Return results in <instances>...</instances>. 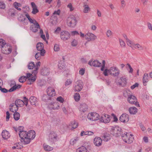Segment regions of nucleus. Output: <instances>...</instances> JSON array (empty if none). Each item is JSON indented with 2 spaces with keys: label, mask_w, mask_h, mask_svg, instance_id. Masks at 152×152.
<instances>
[{
  "label": "nucleus",
  "mask_w": 152,
  "mask_h": 152,
  "mask_svg": "<svg viewBox=\"0 0 152 152\" xmlns=\"http://www.w3.org/2000/svg\"><path fill=\"white\" fill-rule=\"evenodd\" d=\"M83 7L84 8L83 12L84 13H88L90 11V8L88 5L86 4V3H84Z\"/></svg>",
  "instance_id": "7c9ffc66"
},
{
  "label": "nucleus",
  "mask_w": 152,
  "mask_h": 152,
  "mask_svg": "<svg viewBox=\"0 0 152 152\" xmlns=\"http://www.w3.org/2000/svg\"><path fill=\"white\" fill-rule=\"evenodd\" d=\"M126 42L127 45L129 47H130L132 49H133V46L134 44V43L133 42L128 39L126 41Z\"/></svg>",
  "instance_id": "e433bc0d"
},
{
  "label": "nucleus",
  "mask_w": 152,
  "mask_h": 152,
  "mask_svg": "<svg viewBox=\"0 0 152 152\" xmlns=\"http://www.w3.org/2000/svg\"><path fill=\"white\" fill-rule=\"evenodd\" d=\"M94 134V133L91 131H88L85 132V134L86 135H88L89 136L92 135Z\"/></svg>",
  "instance_id": "4d7b16f0"
},
{
  "label": "nucleus",
  "mask_w": 152,
  "mask_h": 152,
  "mask_svg": "<svg viewBox=\"0 0 152 152\" xmlns=\"http://www.w3.org/2000/svg\"><path fill=\"white\" fill-rule=\"evenodd\" d=\"M40 61L37 62L36 64V65L35 68V70L33 71V73L35 74H37V71L38 69V66H40Z\"/></svg>",
  "instance_id": "58836bf2"
},
{
  "label": "nucleus",
  "mask_w": 152,
  "mask_h": 152,
  "mask_svg": "<svg viewBox=\"0 0 152 152\" xmlns=\"http://www.w3.org/2000/svg\"><path fill=\"white\" fill-rule=\"evenodd\" d=\"M28 132L26 131L22 132H19V135L20 138L25 142H26Z\"/></svg>",
  "instance_id": "4468645a"
},
{
  "label": "nucleus",
  "mask_w": 152,
  "mask_h": 152,
  "mask_svg": "<svg viewBox=\"0 0 152 152\" xmlns=\"http://www.w3.org/2000/svg\"><path fill=\"white\" fill-rule=\"evenodd\" d=\"M149 78L148 74L147 73H145L144 74L142 77L143 83L144 86L146 85L147 83L149 81Z\"/></svg>",
  "instance_id": "b1692460"
},
{
  "label": "nucleus",
  "mask_w": 152,
  "mask_h": 152,
  "mask_svg": "<svg viewBox=\"0 0 152 152\" xmlns=\"http://www.w3.org/2000/svg\"><path fill=\"white\" fill-rule=\"evenodd\" d=\"M67 24L68 26L71 27H74L76 25L77 20L75 17L71 16L67 19Z\"/></svg>",
  "instance_id": "7ed1b4c3"
},
{
  "label": "nucleus",
  "mask_w": 152,
  "mask_h": 152,
  "mask_svg": "<svg viewBox=\"0 0 152 152\" xmlns=\"http://www.w3.org/2000/svg\"><path fill=\"white\" fill-rule=\"evenodd\" d=\"M78 126V123L74 121L71 122L70 124L67 126L68 128L69 129L73 130L77 127Z\"/></svg>",
  "instance_id": "412c9836"
},
{
  "label": "nucleus",
  "mask_w": 152,
  "mask_h": 152,
  "mask_svg": "<svg viewBox=\"0 0 152 152\" xmlns=\"http://www.w3.org/2000/svg\"><path fill=\"white\" fill-rule=\"evenodd\" d=\"M106 34L107 37H109L112 35L113 32L110 30H108L107 31Z\"/></svg>",
  "instance_id": "de8ad7c7"
},
{
  "label": "nucleus",
  "mask_w": 152,
  "mask_h": 152,
  "mask_svg": "<svg viewBox=\"0 0 152 152\" xmlns=\"http://www.w3.org/2000/svg\"><path fill=\"white\" fill-rule=\"evenodd\" d=\"M147 26L148 28L151 31H152V25L150 23H147Z\"/></svg>",
  "instance_id": "338daca9"
},
{
  "label": "nucleus",
  "mask_w": 152,
  "mask_h": 152,
  "mask_svg": "<svg viewBox=\"0 0 152 152\" xmlns=\"http://www.w3.org/2000/svg\"><path fill=\"white\" fill-rule=\"evenodd\" d=\"M128 98L127 101L130 103L132 104H134L137 107H140V105L137 102L136 98L133 95H128Z\"/></svg>",
  "instance_id": "39448f33"
},
{
  "label": "nucleus",
  "mask_w": 152,
  "mask_h": 152,
  "mask_svg": "<svg viewBox=\"0 0 152 152\" xmlns=\"http://www.w3.org/2000/svg\"><path fill=\"white\" fill-rule=\"evenodd\" d=\"M121 7L123 8L126 5L125 1L124 0H121Z\"/></svg>",
  "instance_id": "13d9d810"
},
{
  "label": "nucleus",
  "mask_w": 152,
  "mask_h": 152,
  "mask_svg": "<svg viewBox=\"0 0 152 152\" xmlns=\"http://www.w3.org/2000/svg\"><path fill=\"white\" fill-rule=\"evenodd\" d=\"M2 52L4 54H9L12 51V48L8 44H7L1 49Z\"/></svg>",
  "instance_id": "6e6552de"
},
{
  "label": "nucleus",
  "mask_w": 152,
  "mask_h": 152,
  "mask_svg": "<svg viewBox=\"0 0 152 152\" xmlns=\"http://www.w3.org/2000/svg\"><path fill=\"white\" fill-rule=\"evenodd\" d=\"M102 140L99 137H96L94 139V142H102Z\"/></svg>",
  "instance_id": "79ce46f5"
},
{
  "label": "nucleus",
  "mask_w": 152,
  "mask_h": 152,
  "mask_svg": "<svg viewBox=\"0 0 152 152\" xmlns=\"http://www.w3.org/2000/svg\"><path fill=\"white\" fill-rule=\"evenodd\" d=\"M14 104L17 106L18 108L19 107H23L24 105V103L23 100L19 99L16 100Z\"/></svg>",
  "instance_id": "393cba45"
},
{
  "label": "nucleus",
  "mask_w": 152,
  "mask_h": 152,
  "mask_svg": "<svg viewBox=\"0 0 152 152\" xmlns=\"http://www.w3.org/2000/svg\"><path fill=\"white\" fill-rule=\"evenodd\" d=\"M1 135L3 139L4 140L7 139L10 136L9 132L6 130H4L2 131Z\"/></svg>",
  "instance_id": "4be33fe9"
},
{
  "label": "nucleus",
  "mask_w": 152,
  "mask_h": 152,
  "mask_svg": "<svg viewBox=\"0 0 152 152\" xmlns=\"http://www.w3.org/2000/svg\"><path fill=\"white\" fill-rule=\"evenodd\" d=\"M6 121H8L9 119L10 114L8 111H7L6 112Z\"/></svg>",
  "instance_id": "e2e57ef3"
},
{
  "label": "nucleus",
  "mask_w": 152,
  "mask_h": 152,
  "mask_svg": "<svg viewBox=\"0 0 152 152\" xmlns=\"http://www.w3.org/2000/svg\"><path fill=\"white\" fill-rule=\"evenodd\" d=\"M54 50L55 51H58L60 50V48L58 45L55 44L54 47Z\"/></svg>",
  "instance_id": "603ef678"
},
{
  "label": "nucleus",
  "mask_w": 152,
  "mask_h": 152,
  "mask_svg": "<svg viewBox=\"0 0 152 152\" xmlns=\"http://www.w3.org/2000/svg\"><path fill=\"white\" fill-rule=\"evenodd\" d=\"M36 48L37 50L40 52H42L43 50H45L44 49L43 44L41 42L38 43L37 45Z\"/></svg>",
  "instance_id": "a878e982"
},
{
  "label": "nucleus",
  "mask_w": 152,
  "mask_h": 152,
  "mask_svg": "<svg viewBox=\"0 0 152 152\" xmlns=\"http://www.w3.org/2000/svg\"><path fill=\"white\" fill-rule=\"evenodd\" d=\"M104 72H103V74L105 76H108V73L109 74V69H105L104 70Z\"/></svg>",
  "instance_id": "3c124183"
},
{
  "label": "nucleus",
  "mask_w": 152,
  "mask_h": 152,
  "mask_svg": "<svg viewBox=\"0 0 152 152\" xmlns=\"http://www.w3.org/2000/svg\"><path fill=\"white\" fill-rule=\"evenodd\" d=\"M120 70L117 67L113 66L109 68V75L114 77H118L120 74Z\"/></svg>",
  "instance_id": "f03ea898"
},
{
  "label": "nucleus",
  "mask_w": 152,
  "mask_h": 152,
  "mask_svg": "<svg viewBox=\"0 0 152 152\" xmlns=\"http://www.w3.org/2000/svg\"><path fill=\"white\" fill-rule=\"evenodd\" d=\"M83 83L80 80H78L75 83V91L79 92L83 88Z\"/></svg>",
  "instance_id": "1a4fd4ad"
},
{
  "label": "nucleus",
  "mask_w": 152,
  "mask_h": 152,
  "mask_svg": "<svg viewBox=\"0 0 152 152\" xmlns=\"http://www.w3.org/2000/svg\"><path fill=\"white\" fill-rule=\"evenodd\" d=\"M26 76H23L20 77L19 79V81L21 83H23L26 81Z\"/></svg>",
  "instance_id": "c03bdc74"
},
{
  "label": "nucleus",
  "mask_w": 152,
  "mask_h": 152,
  "mask_svg": "<svg viewBox=\"0 0 152 152\" xmlns=\"http://www.w3.org/2000/svg\"><path fill=\"white\" fill-rule=\"evenodd\" d=\"M88 119L92 121H96L99 119V115L96 113H91L88 114L87 116Z\"/></svg>",
  "instance_id": "423d86ee"
},
{
  "label": "nucleus",
  "mask_w": 152,
  "mask_h": 152,
  "mask_svg": "<svg viewBox=\"0 0 152 152\" xmlns=\"http://www.w3.org/2000/svg\"><path fill=\"white\" fill-rule=\"evenodd\" d=\"M48 95L50 96H53L56 95L55 91L54 88L52 87H49L47 90Z\"/></svg>",
  "instance_id": "a211bd4d"
},
{
  "label": "nucleus",
  "mask_w": 152,
  "mask_h": 152,
  "mask_svg": "<svg viewBox=\"0 0 152 152\" xmlns=\"http://www.w3.org/2000/svg\"><path fill=\"white\" fill-rule=\"evenodd\" d=\"M79 109L80 111L84 112L87 110V106L86 104L84 103L80 105Z\"/></svg>",
  "instance_id": "473e14b6"
},
{
  "label": "nucleus",
  "mask_w": 152,
  "mask_h": 152,
  "mask_svg": "<svg viewBox=\"0 0 152 152\" xmlns=\"http://www.w3.org/2000/svg\"><path fill=\"white\" fill-rule=\"evenodd\" d=\"M77 45L76 40H74L72 42V45L73 46H76Z\"/></svg>",
  "instance_id": "69168bd1"
},
{
  "label": "nucleus",
  "mask_w": 152,
  "mask_h": 152,
  "mask_svg": "<svg viewBox=\"0 0 152 152\" xmlns=\"http://www.w3.org/2000/svg\"><path fill=\"white\" fill-rule=\"evenodd\" d=\"M49 139L51 142H55L58 139L57 134L54 131H51L49 135Z\"/></svg>",
  "instance_id": "9d476101"
},
{
  "label": "nucleus",
  "mask_w": 152,
  "mask_h": 152,
  "mask_svg": "<svg viewBox=\"0 0 152 152\" xmlns=\"http://www.w3.org/2000/svg\"><path fill=\"white\" fill-rule=\"evenodd\" d=\"M77 152H87V150L86 148L84 146H82L76 150Z\"/></svg>",
  "instance_id": "f704fd0d"
},
{
  "label": "nucleus",
  "mask_w": 152,
  "mask_h": 152,
  "mask_svg": "<svg viewBox=\"0 0 152 152\" xmlns=\"http://www.w3.org/2000/svg\"><path fill=\"white\" fill-rule=\"evenodd\" d=\"M6 44H7L4 40L0 39V48L1 49Z\"/></svg>",
  "instance_id": "37998d69"
},
{
  "label": "nucleus",
  "mask_w": 152,
  "mask_h": 152,
  "mask_svg": "<svg viewBox=\"0 0 152 152\" xmlns=\"http://www.w3.org/2000/svg\"><path fill=\"white\" fill-rule=\"evenodd\" d=\"M85 72V69L84 68H81L79 71V74L83 75L84 74Z\"/></svg>",
  "instance_id": "052dcab7"
},
{
  "label": "nucleus",
  "mask_w": 152,
  "mask_h": 152,
  "mask_svg": "<svg viewBox=\"0 0 152 152\" xmlns=\"http://www.w3.org/2000/svg\"><path fill=\"white\" fill-rule=\"evenodd\" d=\"M58 68L60 69H63L64 67V66L63 64L60 63L58 64Z\"/></svg>",
  "instance_id": "774afa93"
},
{
  "label": "nucleus",
  "mask_w": 152,
  "mask_h": 152,
  "mask_svg": "<svg viewBox=\"0 0 152 152\" xmlns=\"http://www.w3.org/2000/svg\"><path fill=\"white\" fill-rule=\"evenodd\" d=\"M61 39L63 40H67L70 37L69 33L66 31H62L60 34Z\"/></svg>",
  "instance_id": "ddd939ff"
},
{
  "label": "nucleus",
  "mask_w": 152,
  "mask_h": 152,
  "mask_svg": "<svg viewBox=\"0 0 152 152\" xmlns=\"http://www.w3.org/2000/svg\"><path fill=\"white\" fill-rule=\"evenodd\" d=\"M105 66V61L104 60H103L102 62V67L101 68V70L103 71Z\"/></svg>",
  "instance_id": "bf43d9fd"
},
{
  "label": "nucleus",
  "mask_w": 152,
  "mask_h": 152,
  "mask_svg": "<svg viewBox=\"0 0 152 152\" xmlns=\"http://www.w3.org/2000/svg\"><path fill=\"white\" fill-rule=\"evenodd\" d=\"M133 47L132 49H137L139 50H142L144 49L143 47L138 43H134Z\"/></svg>",
  "instance_id": "c85d7f7f"
},
{
  "label": "nucleus",
  "mask_w": 152,
  "mask_h": 152,
  "mask_svg": "<svg viewBox=\"0 0 152 152\" xmlns=\"http://www.w3.org/2000/svg\"><path fill=\"white\" fill-rule=\"evenodd\" d=\"M129 111L131 114H134L137 112V109L135 107H132L129 108Z\"/></svg>",
  "instance_id": "72a5a7b5"
},
{
  "label": "nucleus",
  "mask_w": 152,
  "mask_h": 152,
  "mask_svg": "<svg viewBox=\"0 0 152 152\" xmlns=\"http://www.w3.org/2000/svg\"><path fill=\"white\" fill-rule=\"evenodd\" d=\"M119 119L122 122H127L129 120V116L128 114H123L120 116Z\"/></svg>",
  "instance_id": "dca6fc26"
},
{
  "label": "nucleus",
  "mask_w": 152,
  "mask_h": 152,
  "mask_svg": "<svg viewBox=\"0 0 152 152\" xmlns=\"http://www.w3.org/2000/svg\"><path fill=\"white\" fill-rule=\"evenodd\" d=\"M13 116L14 119L15 121H17L19 120L20 118V114L18 112H15L13 114Z\"/></svg>",
  "instance_id": "c9c22d12"
},
{
  "label": "nucleus",
  "mask_w": 152,
  "mask_h": 152,
  "mask_svg": "<svg viewBox=\"0 0 152 152\" xmlns=\"http://www.w3.org/2000/svg\"><path fill=\"white\" fill-rule=\"evenodd\" d=\"M34 23L30 27V29L33 32H36L38 31V29L40 28L39 24L36 21H34Z\"/></svg>",
  "instance_id": "2eb2a0df"
},
{
  "label": "nucleus",
  "mask_w": 152,
  "mask_h": 152,
  "mask_svg": "<svg viewBox=\"0 0 152 152\" xmlns=\"http://www.w3.org/2000/svg\"><path fill=\"white\" fill-rule=\"evenodd\" d=\"M24 127L22 126H20L19 127L18 130V131L19 132H24L25 131H24Z\"/></svg>",
  "instance_id": "0e129e2a"
},
{
  "label": "nucleus",
  "mask_w": 152,
  "mask_h": 152,
  "mask_svg": "<svg viewBox=\"0 0 152 152\" xmlns=\"http://www.w3.org/2000/svg\"><path fill=\"white\" fill-rule=\"evenodd\" d=\"M88 64L91 66H93L95 67H100L102 66V64L97 60H94L93 61H89Z\"/></svg>",
  "instance_id": "aec40b11"
},
{
  "label": "nucleus",
  "mask_w": 152,
  "mask_h": 152,
  "mask_svg": "<svg viewBox=\"0 0 152 152\" xmlns=\"http://www.w3.org/2000/svg\"><path fill=\"white\" fill-rule=\"evenodd\" d=\"M72 83V80L70 79H68L66 80L65 83V86H66L71 84Z\"/></svg>",
  "instance_id": "09e8293b"
},
{
  "label": "nucleus",
  "mask_w": 152,
  "mask_h": 152,
  "mask_svg": "<svg viewBox=\"0 0 152 152\" xmlns=\"http://www.w3.org/2000/svg\"><path fill=\"white\" fill-rule=\"evenodd\" d=\"M13 83H14L15 85L8 90L9 92L13 91L16 89L20 88L21 87V86L20 85H16L15 82L14 81L13 82Z\"/></svg>",
  "instance_id": "cd10ccee"
},
{
  "label": "nucleus",
  "mask_w": 152,
  "mask_h": 152,
  "mask_svg": "<svg viewBox=\"0 0 152 152\" xmlns=\"http://www.w3.org/2000/svg\"><path fill=\"white\" fill-rule=\"evenodd\" d=\"M110 139V136L105 135L104 136V139H103L104 142H107Z\"/></svg>",
  "instance_id": "8fccbe9b"
},
{
  "label": "nucleus",
  "mask_w": 152,
  "mask_h": 152,
  "mask_svg": "<svg viewBox=\"0 0 152 152\" xmlns=\"http://www.w3.org/2000/svg\"><path fill=\"white\" fill-rule=\"evenodd\" d=\"M29 102L31 105H35L37 103V98L34 96H31L29 98Z\"/></svg>",
  "instance_id": "2f4dec72"
},
{
  "label": "nucleus",
  "mask_w": 152,
  "mask_h": 152,
  "mask_svg": "<svg viewBox=\"0 0 152 152\" xmlns=\"http://www.w3.org/2000/svg\"><path fill=\"white\" fill-rule=\"evenodd\" d=\"M45 52V50H43L40 53H37L35 55V58L37 60H39L41 56H44Z\"/></svg>",
  "instance_id": "c756f323"
},
{
  "label": "nucleus",
  "mask_w": 152,
  "mask_h": 152,
  "mask_svg": "<svg viewBox=\"0 0 152 152\" xmlns=\"http://www.w3.org/2000/svg\"><path fill=\"white\" fill-rule=\"evenodd\" d=\"M44 149L46 151H50L53 149V148L48 145H44Z\"/></svg>",
  "instance_id": "ea45409f"
},
{
  "label": "nucleus",
  "mask_w": 152,
  "mask_h": 152,
  "mask_svg": "<svg viewBox=\"0 0 152 152\" xmlns=\"http://www.w3.org/2000/svg\"><path fill=\"white\" fill-rule=\"evenodd\" d=\"M100 121L104 123H108L110 120V116L107 114L102 115L101 117L99 118Z\"/></svg>",
  "instance_id": "f8f14e48"
},
{
  "label": "nucleus",
  "mask_w": 152,
  "mask_h": 152,
  "mask_svg": "<svg viewBox=\"0 0 152 152\" xmlns=\"http://www.w3.org/2000/svg\"><path fill=\"white\" fill-rule=\"evenodd\" d=\"M28 143H16L15 146L17 149H19L22 148L23 146V145H26Z\"/></svg>",
  "instance_id": "4c0bfd02"
},
{
  "label": "nucleus",
  "mask_w": 152,
  "mask_h": 152,
  "mask_svg": "<svg viewBox=\"0 0 152 152\" xmlns=\"http://www.w3.org/2000/svg\"><path fill=\"white\" fill-rule=\"evenodd\" d=\"M31 6L33 8L32 13L34 14H35L38 12V10L37 9V6L35 3L32 2L31 3Z\"/></svg>",
  "instance_id": "bb28decb"
},
{
  "label": "nucleus",
  "mask_w": 152,
  "mask_h": 152,
  "mask_svg": "<svg viewBox=\"0 0 152 152\" xmlns=\"http://www.w3.org/2000/svg\"><path fill=\"white\" fill-rule=\"evenodd\" d=\"M35 133L34 131L30 130L29 131L27 134L26 142H29L31 140H33L35 137Z\"/></svg>",
  "instance_id": "9b49d317"
},
{
  "label": "nucleus",
  "mask_w": 152,
  "mask_h": 152,
  "mask_svg": "<svg viewBox=\"0 0 152 152\" xmlns=\"http://www.w3.org/2000/svg\"><path fill=\"white\" fill-rule=\"evenodd\" d=\"M56 100L61 103H63L64 101V99L61 96H59L56 99Z\"/></svg>",
  "instance_id": "864d4df0"
},
{
  "label": "nucleus",
  "mask_w": 152,
  "mask_h": 152,
  "mask_svg": "<svg viewBox=\"0 0 152 152\" xmlns=\"http://www.w3.org/2000/svg\"><path fill=\"white\" fill-rule=\"evenodd\" d=\"M18 108L14 103L11 104L9 106V110L10 111L13 113L17 112L18 110Z\"/></svg>",
  "instance_id": "5701e85b"
},
{
  "label": "nucleus",
  "mask_w": 152,
  "mask_h": 152,
  "mask_svg": "<svg viewBox=\"0 0 152 152\" xmlns=\"http://www.w3.org/2000/svg\"><path fill=\"white\" fill-rule=\"evenodd\" d=\"M67 7L69 9L70 11H73L74 9V8L73 7L71 3H69V4L68 5Z\"/></svg>",
  "instance_id": "6e6d98bb"
},
{
  "label": "nucleus",
  "mask_w": 152,
  "mask_h": 152,
  "mask_svg": "<svg viewBox=\"0 0 152 152\" xmlns=\"http://www.w3.org/2000/svg\"><path fill=\"white\" fill-rule=\"evenodd\" d=\"M85 39L88 41H92L96 39L97 37L94 34L88 32L85 34Z\"/></svg>",
  "instance_id": "0eeeda50"
},
{
  "label": "nucleus",
  "mask_w": 152,
  "mask_h": 152,
  "mask_svg": "<svg viewBox=\"0 0 152 152\" xmlns=\"http://www.w3.org/2000/svg\"><path fill=\"white\" fill-rule=\"evenodd\" d=\"M121 129L118 126L111 127L110 129V133L115 137H118L121 135Z\"/></svg>",
  "instance_id": "f257e3e1"
},
{
  "label": "nucleus",
  "mask_w": 152,
  "mask_h": 152,
  "mask_svg": "<svg viewBox=\"0 0 152 152\" xmlns=\"http://www.w3.org/2000/svg\"><path fill=\"white\" fill-rule=\"evenodd\" d=\"M48 107L50 109H58L59 108V106L58 103L54 102L50 103L48 105Z\"/></svg>",
  "instance_id": "f3484780"
},
{
  "label": "nucleus",
  "mask_w": 152,
  "mask_h": 152,
  "mask_svg": "<svg viewBox=\"0 0 152 152\" xmlns=\"http://www.w3.org/2000/svg\"><path fill=\"white\" fill-rule=\"evenodd\" d=\"M5 8V4L3 2H0V8L4 9Z\"/></svg>",
  "instance_id": "5fc2aeb1"
},
{
  "label": "nucleus",
  "mask_w": 152,
  "mask_h": 152,
  "mask_svg": "<svg viewBox=\"0 0 152 152\" xmlns=\"http://www.w3.org/2000/svg\"><path fill=\"white\" fill-rule=\"evenodd\" d=\"M119 40L121 47H125L126 46V44L124 41L121 39H119Z\"/></svg>",
  "instance_id": "49530a36"
},
{
  "label": "nucleus",
  "mask_w": 152,
  "mask_h": 152,
  "mask_svg": "<svg viewBox=\"0 0 152 152\" xmlns=\"http://www.w3.org/2000/svg\"><path fill=\"white\" fill-rule=\"evenodd\" d=\"M120 80L121 81V82L118 81L116 83L117 85L119 86H125L127 83V79L124 76L120 78Z\"/></svg>",
  "instance_id": "6ab92c4d"
},
{
  "label": "nucleus",
  "mask_w": 152,
  "mask_h": 152,
  "mask_svg": "<svg viewBox=\"0 0 152 152\" xmlns=\"http://www.w3.org/2000/svg\"><path fill=\"white\" fill-rule=\"evenodd\" d=\"M14 7L15 8L21 6V4L20 3H18L17 2H15L13 4Z\"/></svg>",
  "instance_id": "680f3d73"
},
{
  "label": "nucleus",
  "mask_w": 152,
  "mask_h": 152,
  "mask_svg": "<svg viewBox=\"0 0 152 152\" xmlns=\"http://www.w3.org/2000/svg\"><path fill=\"white\" fill-rule=\"evenodd\" d=\"M80 96L78 93H76L74 96V99L76 101H78L80 99Z\"/></svg>",
  "instance_id": "a19ab883"
},
{
  "label": "nucleus",
  "mask_w": 152,
  "mask_h": 152,
  "mask_svg": "<svg viewBox=\"0 0 152 152\" xmlns=\"http://www.w3.org/2000/svg\"><path fill=\"white\" fill-rule=\"evenodd\" d=\"M123 140L125 142H134V138L133 135L129 133H126L122 135Z\"/></svg>",
  "instance_id": "20e7f679"
},
{
  "label": "nucleus",
  "mask_w": 152,
  "mask_h": 152,
  "mask_svg": "<svg viewBox=\"0 0 152 152\" xmlns=\"http://www.w3.org/2000/svg\"><path fill=\"white\" fill-rule=\"evenodd\" d=\"M28 68L29 69H33L35 67V64L34 62H31L28 65Z\"/></svg>",
  "instance_id": "a18cd8bd"
}]
</instances>
